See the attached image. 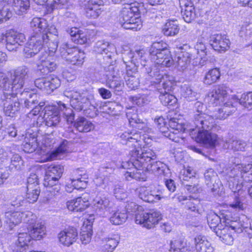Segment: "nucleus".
<instances>
[{
  "instance_id": "nucleus-1",
  "label": "nucleus",
  "mask_w": 252,
  "mask_h": 252,
  "mask_svg": "<svg viewBox=\"0 0 252 252\" xmlns=\"http://www.w3.org/2000/svg\"><path fill=\"white\" fill-rule=\"evenodd\" d=\"M195 114L193 116L194 128H188L180 123L176 118H171L168 126L175 131L189 132L191 138L199 143L214 147L218 141V136L211 132L215 125L214 118L203 112V104L197 101L194 104Z\"/></svg>"
},
{
  "instance_id": "nucleus-2",
  "label": "nucleus",
  "mask_w": 252,
  "mask_h": 252,
  "mask_svg": "<svg viewBox=\"0 0 252 252\" xmlns=\"http://www.w3.org/2000/svg\"><path fill=\"white\" fill-rule=\"evenodd\" d=\"M129 156V160L122 161L123 168L131 169L134 166L138 169H143L166 177L171 173L165 164L156 160L157 155L151 149L143 151L140 147L134 146L130 151Z\"/></svg>"
},
{
  "instance_id": "nucleus-3",
  "label": "nucleus",
  "mask_w": 252,
  "mask_h": 252,
  "mask_svg": "<svg viewBox=\"0 0 252 252\" xmlns=\"http://www.w3.org/2000/svg\"><path fill=\"white\" fill-rule=\"evenodd\" d=\"M63 95L70 99L71 107L77 111H83L84 115L94 118L97 115L98 104L92 91L84 90L78 92L74 88H67Z\"/></svg>"
},
{
  "instance_id": "nucleus-4",
  "label": "nucleus",
  "mask_w": 252,
  "mask_h": 252,
  "mask_svg": "<svg viewBox=\"0 0 252 252\" xmlns=\"http://www.w3.org/2000/svg\"><path fill=\"white\" fill-rule=\"evenodd\" d=\"M206 99L214 106L223 103L222 107L215 112L213 117L212 116L214 119H225L236 110L238 99L234 95H227L223 87L213 90L208 94Z\"/></svg>"
},
{
  "instance_id": "nucleus-5",
  "label": "nucleus",
  "mask_w": 252,
  "mask_h": 252,
  "mask_svg": "<svg viewBox=\"0 0 252 252\" xmlns=\"http://www.w3.org/2000/svg\"><path fill=\"white\" fill-rule=\"evenodd\" d=\"M30 27L32 33L24 50L27 58H32L39 52L49 37L47 34H42L48 27L47 21L45 19L33 18L30 23Z\"/></svg>"
},
{
  "instance_id": "nucleus-6",
  "label": "nucleus",
  "mask_w": 252,
  "mask_h": 252,
  "mask_svg": "<svg viewBox=\"0 0 252 252\" xmlns=\"http://www.w3.org/2000/svg\"><path fill=\"white\" fill-rule=\"evenodd\" d=\"M226 178L232 191H239L242 189L244 182L252 181V164L234 162L232 166L227 169Z\"/></svg>"
},
{
  "instance_id": "nucleus-7",
  "label": "nucleus",
  "mask_w": 252,
  "mask_h": 252,
  "mask_svg": "<svg viewBox=\"0 0 252 252\" xmlns=\"http://www.w3.org/2000/svg\"><path fill=\"white\" fill-rule=\"evenodd\" d=\"M247 222L244 220L241 221L240 220H233L225 219L223 221L225 226L222 228H219L216 231V234L219 236L224 243L230 245L234 241V232L241 233L243 230L247 231L249 226V220L245 218Z\"/></svg>"
},
{
  "instance_id": "nucleus-8",
  "label": "nucleus",
  "mask_w": 252,
  "mask_h": 252,
  "mask_svg": "<svg viewBox=\"0 0 252 252\" xmlns=\"http://www.w3.org/2000/svg\"><path fill=\"white\" fill-rule=\"evenodd\" d=\"M136 4L135 3H127L122 9L120 22L124 29L137 31L142 28V22L139 18L140 9Z\"/></svg>"
},
{
  "instance_id": "nucleus-9",
  "label": "nucleus",
  "mask_w": 252,
  "mask_h": 252,
  "mask_svg": "<svg viewBox=\"0 0 252 252\" xmlns=\"http://www.w3.org/2000/svg\"><path fill=\"white\" fill-rule=\"evenodd\" d=\"M28 72L29 69L26 66L18 67L14 71V78L11 82L3 73L0 72V88L4 91L20 92Z\"/></svg>"
},
{
  "instance_id": "nucleus-10",
  "label": "nucleus",
  "mask_w": 252,
  "mask_h": 252,
  "mask_svg": "<svg viewBox=\"0 0 252 252\" xmlns=\"http://www.w3.org/2000/svg\"><path fill=\"white\" fill-rule=\"evenodd\" d=\"M167 44L164 42H154L149 49L151 63H154L158 66L169 67L173 64V60Z\"/></svg>"
},
{
  "instance_id": "nucleus-11",
  "label": "nucleus",
  "mask_w": 252,
  "mask_h": 252,
  "mask_svg": "<svg viewBox=\"0 0 252 252\" xmlns=\"http://www.w3.org/2000/svg\"><path fill=\"white\" fill-rule=\"evenodd\" d=\"M123 60L125 63L129 62L133 63L136 66L141 65L142 71L147 74H150L151 70L154 69V66L152 67L150 61L147 60L148 54L143 49H136L134 52L130 51L127 55H123Z\"/></svg>"
},
{
  "instance_id": "nucleus-12",
  "label": "nucleus",
  "mask_w": 252,
  "mask_h": 252,
  "mask_svg": "<svg viewBox=\"0 0 252 252\" xmlns=\"http://www.w3.org/2000/svg\"><path fill=\"white\" fill-rule=\"evenodd\" d=\"M30 217L32 219L34 215L30 211H8L4 215V227L6 230H12L14 228L22 222L27 223L30 221Z\"/></svg>"
},
{
  "instance_id": "nucleus-13",
  "label": "nucleus",
  "mask_w": 252,
  "mask_h": 252,
  "mask_svg": "<svg viewBox=\"0 0 252 252\" xmlns=\"http://www.w3.org/2000/svg\"><path fill=\"white\" fill-rule=\"evenodd\" d=\"M59 51L62 58L72 64L80 65L84 62V52L67 43H63Z\"/></svg>"
},
{
  "instance_id": "nucleus-14",
  "label": "nucleus",
  "mask_w": 252,
  "mask_h": 252,
  "mask_svg": "<svg viewBox=\"0 0 252 252\" xmlns=\"http://www.w3.org/2000/svg\"><path fill=\"white\" fill-rule=\"evenodd\" d=\"M147 79L151 83L159 84L161 83L164 92L171 91L176 85L175 78L173 76L163 74V71L160 72L159 68L156 65L154 66L153 70H151Z\"/></svg>"
},
{
  "instance_id": "nucleus-15",
  "label": "nucleus",
  "mask_w": 252,
  "mask_h": 252,
  "mask_svg": "<svg viewBox=\"0 0 252 252\" xmlns=\"http://www.w3.org/2000/svg\"><path fill=\"white\" fill-rule=\"evenodd\" d=\"M36 63L39 70L43 74H47L54 71L57 68V63L53 56L49 54L45 50L37 55Z\"/></svg>"
},
{
  "instance_id": "nucleus-16",
  "label": "nucleus",
  "mask_w": 252,
  "mask_h": 252,
  "mask_svg": "<svg viewBox=\"0 0 252 252\" xmlns=\"http://www.w3.org/2000/svg\"><path fill=\"white\" fill-rule=\"evenodd\" d=\"M3 95L1 98L3 102V112L5 115L10 117L13 116L17 112L20 108V103L16 95L19 92L8 91L6 93L3 91Z\"/></svg>"
},
{
  "instance_id": "nucleus-17",
  "label": "nucleus",
  "mask_w": 252,
  "mask_h": 252,
  "mask_svg": "<svg viewBox=\"0 0 252 252\" xmlns=\"http://www.w3.org/2000/svg\"><path fill=\"white\" fill-rule=\"evenodd\" d=\"M161 219V214L159 211L152 210L148 213L142 211L135 214V221L137 224H142L144 227L151 228Z\"/></svg>"
},
{
  "instance_id": "nucleus-18",
  "label": "nucleus",
  "mask_w": 252,
  "mask_h": 252,
  "mask_svg": "<svg viewBox=\"0 0 252 252\" xmlns=\"http://www.w3.org/2000/svg\"><path fill=\"white\" fill-rule=\"evenodd\" d=\"M5 37L6 48L10 51H16L26 41L25 34L14 29L7 31Z\"/></svg>"
},
{
  "instance_id": "nucleus-19",
  "label": "nucleus",
  "mask_w": 252,
  "mask_h": 252,
  "mask_svg": "<svg viewBox=\"0 0 252 252\" xmlns=\"http://www.w3.org/2000/svg\"><path fill=\"white\" fill-rule=\"evenodd\" d=\"M34 84L38 89L45 91L47 94H50L60 86L61 81L58 77L51 75L45 78L36 79Z\"/></svg>"
},
{
  "instance_id": "nucleus-20",
  "label": "nucleus",
  "mask_w": 252,
  "mask_h": 252,
  "mask_svg": "<svg viewBox=\"0 0 252 252\" xmlns=\"http://www.w3.org/2000/svg\"><path fill=\"white\" fill-rule=\"evenodd\" d=\"M67 141H63L60 146L54 150L50 151V149L46 145L42 146L37 150V152L39 151V154L41 155H46V159L47 160H53L55 159H61L62 156L67 151Z\"/></svg>"
},
{
  "instance_id": "nucleus-21",
  "label": "nucleus",
  "mask_w": 252,
  "mask_h": 252,
  "mask_svg": "<svg viewBox=\"0 0 252 252\" xmlns=\"http://www.w3.org/2000/svg\"><path fill=\"white\" fill-rule=\"evenodd\" d=\"M92 207L96 215L102 217L106 216L111 208L109 200L104 196H96L93 200Z\"/></svg>"
},
{
  "instance_id": "nucleus-22",
  "label": "nucleus",
  "mask_w": 252,
  "mask_h": 252,
  "mask_svg": "<svg viewBox=\"0 0 252 252\" xmlns=\"http://www.w3.org/2000/svg\"><path fill=\"white\" fill-rule=\"evenodd\" d=\"M59 106L58 108L54 106H45L43 110L44 111V122L48 127L56 126L60 121Z\"/></svg>"
},
{
  "instance_id": "nucleus-23",
  "label": "nucleus",
  "mask_w": 252,
  "mask_h": 252,
  "mask_svg": "<svg viewBox=\"0 0 252 252\" xmlns=\"http://www.w3.org/2000/svg\"><path fill=\"white\" fill-rule=\"evenodd\" d=\"M36 216L32 219L30 217V221L28 222L29 225L27 228L28 232H30L32 239L35 240H40L46 233V228L44 224L41 222L35 221Z\"/></svg>"
},
{
  "instance_id": "nucleus-24",
  "label": "nucleus",
  "mask_w": 252,
  "mask_h": 252,
  "mask_svg": "<svg viewBox=\"0 0 252 252\" xmlns=\"http://www.w3.org/2000/svg\"><path fill=\"white\" fill-rule=\"evenodd\" d=\"M210 43L213 48L219 52L225 51L229 48L230 41L225 34H215L210 37Z\"/></svg>"
},
{
  "instance_id": "nucleus-25",
  "label": "nucleus",
  "mask_w": 252,
  "mask_h": 252,
  "mask_svg": "<svg viewBox=\"0 0 252 252\" xmlns=\"http://www.w3.org/2000/svg\"><path fill=\"white\" fill-rule=\"evenodd\" d=\"M60 178H57L56 174H48L46 171L43 181V185L46 188V191L50 192L51 195H55L60 189V186L58 184Z\"/></svg>"
},
{
  "instance_id": "nucleus-26",
  "label": "nucleus",
  "mask_w": 252,
  "mask_h": 252,
  "mask_svg": "<svg viewBox=\"0 0 252 252\" xmlns=\"http://www.w3.org/2000/svg\"><path fill=\"white\" fill-rule=\"evenodd\" d=\"M88 176L85 171L77 169L74 170L72 174L71 185L77 189H84L87 186Z\"/></svg>"
},
{
  "instance_id": "nucleus-27",
  "label": "nucleus",
  "mask_w": 252,
  "mask_h": 252,
  "mask_svg": "<svg viewBox=\"0 0 252 252\" xmlns=\"http://www.w3.org/2000/svg\"><path fill=\"white\" fill-rule=\"evenodd\" d=\"M88 176L85 171L77 169L74 170L72 174L71 185L77 189H84L87 186Z\"/></svg>"
},
{
  "instance_id": "nucleus-28",
  "label": "nucleus",
  "mask_w": 252,
  "mask_h": 252,
  "mask_svg": "<svg viewBox=\"0 0 252 252\" xmlns=\"http://www.w3.org/2000/svg\"><path fill=\"white\" fill-rule=\"evenodd\" d=\"M78 233L74 228H68L62 231L58 234L60 242L65 246L68 247L76 240Z\"/></svg>"
},
{
  "instance_id": "nucleus-29",
  "label": "nucleus",
  "mask_w": 252,
  "mask_h": 252,
  "mask_svg": "<svg viewBox=\"0 0 252 252\" xmlns=\"http://www.w3.org/2000/svg\"><path fill=\"white\" fill-rule=\"evenodd\" d=\"M138 196L140 198L145 202L154 203L161 199L160 195L158 193V191L151 190L150 189L141 187L137 189Z\"/></svg>"
},
{
  "instance_id": "nucleus-30",
  "label": "nucleus",
  "mask_w": 252,
  "mask_h": 252,
  "mask_svg": "<svg viewBox=\"0 0 252 252\" xmlns=\"http://www.w3.org/2000/svg\"><path fill=\"white\" fill-rule=\"evenodd\" d=\"M89 205L88 199L82 196L66 202L67 208L73 212H82L86 209Z\"/></svg>"
},
{
  "instance_id": "nucleus-31",
  "label": "nucleus",
  "mask_w": 252,
  "mask_h": 252,
  "mask_svg": "<svg viewBox=\"0 0 252 252\" xmlns=\"http://www.w3.org/2000/svg\"><path fill=\"white\" fill-rule=\"evenodd\" d=\"M193 241L196 252H213V247L204 236H197Z\"/></svg>"
},
{
  "instance_id": "nucleus-32",
  "label": "nucleus",
  "mask_w": 252,
  "mask_h": 252,
  "mask_svg": "<svg viewBox=\"0 0 252 252\" xmlns=\"http://www.w3.org/2000/svg\"><path fill=\"white\" fill-rule=\"evenodd\" d=\"M115 48L113 45L110 44L104 40L97 41L94 47V51L97 54H105V57L111 58L114 54Z\"/></svg>"
},
{
  "instance_id": "nucleus-33",
  "label": "nucleus",
  "mask_w": 252,
  "mask_h": 252,
  "mask_svg": "<svg viewBox=\"0 0 252 252\" xmlns=\"http://www.w3.org/2000/svg\"><path fill=\"white\" fill-rule=\"evenodd\" d=\"M31 239V235L27 232H19L18 235V243L16 244L17 249L13 250V252H25Z\"/></svg>"
},
{
  "instance_id": "nucleus-34",
  "label": "nucleus",
  "mask_w": 252,
  "mask_h": 252,
  "mask_svg": "<svg viewBox=\"0 0 252 252\" xmlns=\"http://www.w3.org/2000/svg\"><path fill=\"white\" fill-rule=\"evenodd\" d=\"M102 241L103 245L101 249L103 252H113L119 243L118 238L115 235L104 238Z\"/></svg>"
},
{
  "instance_id": "nucleus-35",
  "label": "nucleus",
  "mask_w": 252,
  "mask_h": 252,
  "mask_svg": "<svg viewBox=\"0 0 252 252\" xmlns=\"http://www.w3.org/2000/svg\"><path fill=\"white\" fill-rule=\"evenodd\" d=\"M37 139L34 136L26 133L23 142L24 151L26 153H31L34 152L38 148Z\"/></svg>"
},
{
  "instance_id": "nucleus-36",
  "label": "nucleus",
  "mask_w": 252,
  "mask_h": 252,
  "mask_svg": "<svg viewBox=\"0 0 252 252\" xmlns=\"http://www.w3.org/2000/svg\"><path fill=\"white\" fill-rule=\"evenodd\" d=\"M180 28L177 20H169L164 25L162 32L166 36H174L179 32Z\"/></svg>"
},
{
  "instance_id": "nucleus-37",
  "label": "nucleus",
  "mask_w": 252,
  "mask_h": 252,
  "mask_svg": "<svg viewBox=\"0 0 252 252\" xmlns=\"http://www.w3.org/2000/svg\"><path fill=\"white\" fill-rule=\"evenodd\" d=\"M127 218L128 216L125 210L118 209L112 214L109 220L114 225H121L126 221Z\"/></svg>"
},
{
  "instance_id": "nucleus-38",
  "label": "nucleus",
  "mask_w": 252,
  "mask_h": 252,
  "mask_svg": "<svg viewBox=\"0 0 252 252\" xmlns=\"http://www.w3.org/2000/svg\"><path fill=\"white\" fill-rule=\"evenodd\" d=\"M106 86L109 88L113 89L116 91H122L124 84L121 78L117 75H106Z\"/></svg>"
},
{
  "instance_id": "nucleus-39",
  "label": "nucleus",
  "mask_w": 252,
  "mask_h": 252,
  "mask_svg": "<svg viewBox=\"0 0 252 252\" xmlns=\"http://www.w3.org/2000/svg\"><path fill=\"white\" fill-rule=\"evenodd\" d=\"M74 126L80 132H88L94 128V125L83 117H79L77 119Z\"/></svg>"
},
{
  "instance_id": "nucleus-40",
  "label": "nucleus",
  "mask_w": 252,
  "mask_h": 252,
  "mask_svg": "<svg viewBox=\"0 0 252 252\" xmlns=\"http://www.w3.org/2000/svg\"><path fill=\"white\" fill-rule=\"evenodd\" d=\"M19 93H20L21 95L26 97L24 101V103L27 108L31 109L32 108L33 106L38 104V100L37 99L38 96L37 94L34 93L32 91L20 92Z\"/></svg>"
},
{
  "instance_id": "nucleus-41",
  "label": "nucleus",
  "mask_w": 252,
  "mask_h": 252,
  "mask_svg": "<svg viewBox=\"0 0 252 252\" xmlns=\"http://www.w3.org/2000/svg\"><path fill=\"white\" fill-rule=\"evenodd\" d=\"M204 177L207 185L211 188L212 191H216L218 186L217 185H215L213 182H216L218 179L217 173L213 169H209L205 172Z\"/></svg>"
},
{
  "instance_id": "nucleus-42",
  "label": "nucleus",
  "mask_w": 252,
  "mask_h": 252,
  "mask_svg": "<svg viewBox=\"0 0 252 252\" xmlns=\"http://www.w3.org/2000/svg\"><path fill=\"white\" fill-rule=\"evenodd\" d=\"M186 243L184 239L179 238L177 239L171 240L170 243L169 251L173 252H190L185 247Z\"/></svg>"
},
{
  "instance_id": "nucleus-43",
  "label": "nucleus",
  "mask_w": 252,
  "mask_h": 252,
  "mask_svg": "<svg viewBox=\"0 0 252 252\" xmlns=\"http://www.w3.org/2000/svg\"><path fill=\"white\" fill-rule=\"evenodd\" d=\"M220 76V73L219 69L217 68H213L206 73L203 82L204 84L210 85L219 80Z\"/></svg>"
},
{
  "instance_id": "nucleus-44",
  "label": "nucleus",
  "mask_w": 252,
  "mask_h": 252,
  "mask_svg": "<svg viewBox=\"0 0 252 252\" xmlns=\"http://www.w3.org/2000/svg\"><path fill=\"white\" fill-rule=\"evenodd\" d=\"M196 175L197 173L195 170L191 167H188L183 170L180 178L183 182H198Z\"/></svg>"
},
{
  "instance_id": "nucleus-45",
  "label": "nucleus",
  "mask_w": 252,
  "mask_h": 252,
  "mask_svg": "<svg viewBox=\"0 0 252 252\" xmlns=\"http://www.w3.org/2000/svg\"><path fill=\"white\" fill-rule=\"evenodd\" d=\"M191 55L188 52H185L178 57L177 67L179 70L183 71L187 68L189 64Z\"/></svg>"
},
{
  "instance_id": "nucleus-46",
  "label": "nucleus",
  "mask_w": 252,
  "mask_h": 252,
  "mask_svg": "<svg viewBox=\"0 0 252 252\" xmlns=\"http://www.w3.org/2000/svg\"><path fill=\"white\" fill-rule=\"evenodd\" d=\"M58 44V38L54 37L53 38H51V40H49L47 42L44 43L43 46L39 53L44 51L45 50L49 54L52 55V56H54V53L56 52ZM38 52L36 54L37 55ZM35 56V54L33 56Z\"/></svg>"
},
{
  "instance_id": "nucleus-47",
  "label": "nucleus",
  "mask_w": 252,
  "mask_h": 252,
  "mask_svg": "<svg viewBox=\"0 0 252 252\" xmlns=\"http://www.w3.org/2000/svg\"><path fill=\"white\" fill-rule=\"evenodd\" d=\"M234 95L238 99V102L236 104V106L239 104L248 110L252 109V92L242 94L240 98Z\"/></svg>"
},
{
  "instance_id": "nucleus-48",
  "label": "nucleus",
  "mask_w": 252,
  "mask_h": 252,
  "mask_svg": "<svg viewBox=\"0 0 252 252\" xmlns=\"http://www.w3.org/2000/svg\"><path fill=\"white\" fill-rule=\"evenodd\" d=\"M14 9L18 15L25 13L30 7L29 0H13Z\"/></svg>"
},
{
  "instance_id": "nucleus-49",
  "label": "nucleus",
  "mask_w": 252,
  "mask_h": 252,
  "mask_svg": "<svg viewBox=\"0 0 252 252\" xmlns=\"http://www.w3.org/2000/svg\"><path fill=\"white\" fill-rule=\"evenodd\" d=\"M181 94L189 101H194L197 98V94L188 85L185 84L182 86Z\"/></svg>"
},
{
  "instance_id": "nucleus-50",
  "label": "nucleus",
  "mask_w": 252,
  "mask_h": 252,
  "mask_svg": "<svg viewBox=\"0 0 252 252\" xmlns=\"http://www.w3.org/2000/svg\"><path fill=\"white\" fill-rule=\"evenodd\" d=\"M26 198L30 203H33L37 200L40 190L39 186L34 188L27 187Z\"/></svg>"
},
{
  "instance_id": "nucleus-51",
  "label": "nucleus",
  "mask_w": 252,
  "mask_h": 252,
  "mask_svg": "<svg viewBox=\"0 0 252 252\" xmlns=\"http://www.w3.org/2000/svg\"><path fill=\"white\" fill-rule=\"evenodd\" d=\"M59 110L63 112L64 118L68 124H71L74 120V114L72 110L67 108L64 103H58Z\"/></svg>"
},
{
  "instance_id": "nucleus-52",
  "label": "nucleus",
  "mask_w": 252,
  "mask_h": 252,
  "mask_svg": "<svg viewBox=\"0 0 252 252\" xmlns=\"http://www.w3.org/2000/svg\"><path fill=\"white\" fill-rule=\"evenodd\" d=\"M159 97L162 104L165 106H173L177 101L174 95L167 92H165L163 94L161 93Z\"/></svg>"
},
{
  "instance_id": "nucleus-53",
  "label": "nucleus",
  "mask_w": 252,
  "mask_h": 252,
  "mask_svg": "<svg viewBox=\"0 0 252 252\" xmlns=\"http://www.w3.org/2000/svg\"><path fill=\"white\" fill-rule=\"evenodd\" d=\"M208 223L210 227L215 232L219 228H222V225L220 223L221 220L219 216L217 215L214 214L213 215H209L207 218Z\"/></svg>"
},
{
  "instance_id": "nucleus-54",
  "label": "nucleus",
  "mask_w": 252,
  "mask_h": 252,
  "mask_svg": "<svg viewBox=\"0 0 252 252\" xmlns=\"http://www.w3.org/2000/svg\"><path fill=\"white\" fill-rule=\"evenodd\" d=\"M127 118L129 121V124L132 126L137 127L138 129H143L144 131H147V127H144V126H140V124H142V125H145L144 123H141V120L138 118V115L136 113L130 114V113H127L126 114Z\"/></svg>"
},
{
  "instance_id": "nucleus-55",
  "label": "nucleus",
  "mask_w": 252,
  "mask_h": 252,
  "mask_svg": "<svg viewBox=\"0 0 252 252\" xmlns=\"http://www.w3.org/2000/svg\"><path fill=\"white\" fill-rule=\"evenodd\" d=\"M247 143L243 140H232L229 144L228 148L234 151H244L247 147Z\"/></svg>"
},
{
  "instance_id": "nucleus-56",
  "label": "nucleus",
  "mask_w": 252,
  "mask_h": 252,
  "mask_svg": "<svg viewBox=\"0 0 252 252\" xmlns=\"http://www.w3.org/2000/svg\"><path fill=\"white\" fill-rule=\"evenodd\" d=\"M125 79L126 82V85L131 90H134L137 88L139 85V80L138 77L133 75H129V73H127L125 76Z\"/></svg>"
},
{
  "instance_id": "nucleus-57",
  "label": "nucleus",
  "mask_w": 252,
  "mask_h": 252,
  "mask_svg": "<svg viewBox=\"0 0 252 252\" xmlns=\"http://www.w3.org/2000/svg\"><path fill=\"white\" fill-rule=\"evenodd\" d=\"M24 165V161L21 157L18 154L14 155L11 158L9 168L11 169L15 168L20 170Z\"/></svg>"
},
{
  "instance_id": "nucleus-58",
  "label": "nucleus",
  "mask_w": 252,
  "mask_h": 252,
  "mask_svg": "<svg viewBox=\"0 0 252 252\" xmlns=\"http://www.w3.org/2000/svg\"><path fill=\"white\" fill-rule=\"evenodd\" d=\"M132 101L134 104L142 106L148 103L150 99L149 96L146 94H139L133 97Z\"/></svg>"
},
{
  "instance_id": "nucleus-59",
  "label": "nucleus",
  "mask_w": 252,
  "mask_h": 252,
  "mask_svg": "<svg viewBox=\"0 0 252 252\" xmlns=\"http://www.w3.org/2000/svg\"><path fill=\"white\" fill-rule=\"evenodd\" d=\"M63 168L60 165L51 164L47 167L46 171L48 174H56L57 178H61L63 172Z\"/></svg>"
},
{
  "instance_id": "nucleus-60",
  "label": "nucleus",
  "mask_w": 252,
  "mask_h": 252,
  "mask_svg": "<svg viewBox=\"0 0 252 252\" xmlns=\"http://www.w3.org/2000/svg\"><path fill=\"white\" fill-rule=\"evenodd\" d=\"M193 184L191 185H185V188L189 193L193 194L200 193L202 191V189L201 185L198 182H191Z\"/></svg>"
},
{
  "instance_id": "nucleus-61",
  "label": "nucleus",
  "mask_w": 252,
  "mask_h": 252,
  "mask_svg": "<svg viewBox=\"0 0 252 252\" xmlns=\"http://www.w3.org/2000/svg\"><path fill=\"white\" fill-rule=\"evenodd\" d=\"M88 4L92 6L95 11L98 12V17L103 11L104 2L102 0H90Z\"/></svg>"
},
{
  "instance_id": "nucleus-62",
  "label": "nucleus",
  "mask_w": 252,
  "mask_h": 252,
  "mask_svg": "<svg viewBox=\"0 0 252 252\" xmlns=\"http://www.w3.org/2000/svg\"><path fill=\"white\" fill-rule=\"evenodd\" d=\"M88 4L92 6L95 11L98 12V17L103 11L104 2L102 0H90Z\"/></svg>"
},
{
  "instance_id": "nucleus-63",
  "label": "nucleus",
  "mask_w": 252,
  "mask_h": 252,
  "mask_svg": "<svg viewBox=\"0 0 252 252\" xmlns=\"http://www.w3.org/2000/svg\"><path fill=\"white\" fill-rule=\"evenodd\" d=\"M88 4L92 6L95 11L98 12V17L103 11L104 2L102 0H90Z\"/></svg>"
},
{
  "instance_id": "nucleus-64",
  "label": "nucleus",
  "mask_w": 252,
  "mask_h": 252,
  "mask_svg": "<svg viewBox=\"0 0 252 252\" xmlns=\"http://www.w3.org/2000/svg\"><path fill=\"white\" fill-rule=\"evenodd\" d=\"M114 194L117 199L123 200L127 196V194L124 189L120 185H117L114 189Z\"/></svg>"
}]
</instances>
